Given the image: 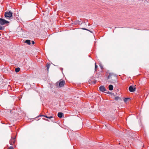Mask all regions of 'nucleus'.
I'll return each instance as SVG.
<instances>
[{
  "label": "nucleus",
  "instance_id": "9b49d317",
  "mask_svg": "<svg viewBox=\"0 0 149 149\" xmlns=\"http://www.w3.org/2000/svg\"><path fill=\"white\" fill-rule=\"evenodd\" d=\"M20 70V69L19 68H16L15 69V71L16 72H18Z\"/></svg>",
  "mask_w": 149,
  "mask_h": 149
},
{
  "label": "nucleus",
  "instance_id": "ddd939ff",
  "mask_svg": "<svg viewBox=\"0 0 149 149\" xmlns=\"http://www.w3.org/2000/svg\"><path fill=\"white\" fill-rule=\"evenodd\" d=\"M97 68V65L96 64V63H95V70L96 71V69Z\"/></svg>",
  "mask_w": 149,
  "mask_h": 149
},
{
  "label": "nucleus",
  "instance_id": "0eeeda50",
  "mask_svg": "<svg viewBox=\"0 0 149 149\" xmlns=\"http://www.w3.org/2000/svg\"><path fill=\"white\" fill-rule=\"evenodd\" d=\"M63 114L62 112H59L58 114V116L60 118H61L62 117Z\"/></svg>",
  "mask_w": 149,
  "mask_h": 149
},
{
  "label": "nucleus",
  "instance_id": "a211bd4d",
  "mask_svg": "<svg viewBox=\"0 0 149 149\" xmlns=\"http://www.w3.org/2000/svg\"><path fill=\"white\" fill-rule=\"evenodd\" d=\"M33 45L35 43V42L33 41H31Z\"/></svg>",
  "mask_w": 149,
  "mask_h": 149
},
{
  "label": "nucleus",
  "instance_id": "aec40b11",
  "mask_svg": "<svg viewBox=\"0 0 149 149\" xmlns=\"http://www.w3.org/2000/svg\"><path fill=\"white\" fill-rule=\"evenodd\" d=\"M83 29V30H88L87 29H85V28H82V29Z\"/></svg>",
  "mask_w": 149,
  "mask_h": 149
},
{
  "label": "nucleus",
  "instance_id": "6ab92c4d",
  "mask_svg": "<svg viewBox=\"0 0 149 149\" xmlns=\"http://www.w3.org/2000/svg\"><path fill=\"white\" fill-rule=\"evenodd\" d=\"M100 68H101L102 69V68H103V67H102V66L101 65H100Z\"/></svg>",
  "mask_w": 149,
  "mask_h": 149
},
{
  "label": "nucleus",
  "instance_id": "39448f33",
  "mask_svg": "<svg viewBox=\"0 0 149 149\" xmlns=\"http://www.w3.org/2000/svg\"><path fill=\"white\" fill-rule=\"evenodd\" d=\"M15 142V138H12L10 140L9 142L11 145H13Z\"/></svg>",
  "mask_w": 149,
  "mask_h": 149
},
{
  "label": "nucleus",
  "instance_id": "20e7f679",
  "mask_svg": "<svg viewBox=\"0 0 149 149\" xmlns=\"http://www.w3.org/2000/svg\"><path fill=\"white\" fill-rule=\"evenodd\" d=\"M99 90L102 92H104L106 91V89L104 86H101L99 88Z\"/></svg>",
  "mask_w": 149,
  "mask_h": 149
},
{
  "label": "nucleus",
  "instance_id": "1a4fd4ad",
  "mask_svg": "<svg viewBox=\"0 0 149 149\" xmlns=\"http://www.w3.org/2000/svg\"><path fill=\"white\" fill-rule=\"evenodd\" d=\"M130 100V99L129 98H126L124 99V101L125 102H126L127 101Z\"/></svg>",
  "mask_w": 149,
  "mask_h": 149
},
{
  "label": "nucleus",
  "instance_id": "2eb2a0df",
  "mask_svg": "<svg viewBox=\"0 0 149 149\" xmlns=\"http://www.w3.org/2000/svg\"><path fill=\"white\" fill-rule=\"evenodd\" d=\"M43 116V117H44L45 118H47L48 116H45V115H41V116Z\"/></svg>",
  "mask_w": 149,
  "mask_h": 149
},
{
  "label": "nucleus",
  "instance_id": "7ed1b4c3",
  "mask_svg": "<svg viewBox=\"0 0 149 149\" xmlns=\"http://www.w3.org/2000/svg\"><path fill=\"white\" fill-rule=\"evenodd\" d=\"M135 87L133 86H130L129 88V91L131 92H134L135 91Z\"/></svg>",
  "mask_w": 149,
  "mask_h": 149
},
{
  "label": "nucleus",
  "instance_id": "423d86ee",
  "mask_svg": "<svg viewBox=\"0 0 149 149\" xmlns=\"http://www.w3.org/2000/svg\"><path fill=\"white\" fill-rule=\"evenodd\" d=\"M65 83V81L64 80H62L59 83V86L60 87H62L63 86Z\"/></svg>",
  "mask_w": 149,
  "mask_h": 149
},
{
  "label": "nucleus",
  "instance_id": "412c9836",
  "mask_svg": "<svg viewBox=\"0 0 149 149\" xmlns=\"http://www.w3.org/2000/svg\"><path fill=\"white\" fill-rule=\"evenodd\" d=\"M109 76L108 77V78L109 79Z\"/></svg>",
  "mask_w": 149,
  "mask_h": 149
},
{
  "label": "nucleus",
  "instance_id": "f257e3e1",
  "mask_svg": "<svg viewBox=\"0 0 149 149\" xmlns=\"http://www.w3.org/2000/svg\"><path fill=\"white\" fill-rule=\"evenodd\" d=\"M9 22L2 18H0V30H3L4 28L2 25L8 23Z\"/></svg>",
  "mask_w": 149,
  "mask_h": 149
},
{
  "label": "nucleus",
  "instance_id": "4468645a",
  "mask_svg": "<svg viewBox=\"0 0 149 149\" xmlns=\"http://www.w3.org/2000/svg\"><path fill=\"white\" fill-rule=\"evenodd\" d=\"M8 149H14L13 148V146L10 147Z\"/></svg>",
  "mask_w": 149,
  "mask_h": 149
},
{
  "label": "nucleus",
  "instance_id": "9d476101",
  "mask_svg": "<svg viewBox=\"0 0 149 149\" xmlns=\"http://www.w3.org/2000/svg\"><path fill=\"white\" fill-rule=\"evenodd\" d=\"M25 42L29 45H30L31 43L30 40H26Z\"/></svg>",
  "mask_w": 149,
  "mask_h": 149
},
{
  "label": "nucleus",
  "instance_id": "dca6fc26",
  "mask_svg": "<svg viewBox=\"0 0 149 149\" xmlns=\"http://www.w3.org/2000/svg\"><path fill=\"white\" fill-rule=\"evenodd\" d=\"M119 98V97H115V100H118V99Z\"/></svg>",
  "mask_w": 149,
  "mask_h": 149
},
{
  "label": "nucleus",
  "instance_id": "f3484780",
  "mask_svg": "<svg viewBox=\"0 0 149 149\" xmlns=\"http://www.w3.org/2000/svg\"><path fill=\"white\" fill-rule=\"evenodd\" d=\"M52 117H53L51 116H49V117L48 116L47 118H49V119H51V118H52Z\"/></svg>",
  "mask_w": 149,
  "mask_h": 149
},
{
  "label": "nucleus",
  "instance_id": "f03ea898",
  "mask_svg": "<svg viewBox=\"0 0 149 149\" xmlns=\"http://www.w3.org/2000/svg\"><path fill=\"white\" fill-rule=\"evenodd\" d=\"M4 16L6 18H10L12 16V13L11 11H7L5 13Z\"/></svg>",
  "mask_w": 149,
  "mask_h": 149
},
{
  "label": "nucleus",
  "instance_id": "6e6552de",
  "mask_svg": "<svg viewBox=\"0 0 149 149\" xmlns=\"http://www.w3.org/2000/svg\"><path fill=\"white\" fill-rule=\"evenodd\" d=\"M109 90L111 91L113 90V86L112 85H110L109 86Z\"/></svg>",
  "mask_w": 149,
  "mask_h": 149
},
{
  "label": "nucleus",
  "instance_id": "f8f14e48",
  "mask_svg": "<svg viewBox=\"0 0 149 149\" xmlns=\"http://www.w3.org/2000/svg\"><path fill=\"white\" fill-rule=\"evenodd\" d=\"M49 66H50L49 65L47 64L46 65V67L47 68V70H48V69H49Z\"/></svg>",
  "mask_w": 149,
  "mask_h": 149
}]
</instances>
